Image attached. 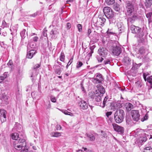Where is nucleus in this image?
<instances>
[{"mask_svg":"<svg viewBox=\"0 0 152 152\" xmlns=\"http://www.w3.org/2000/svg\"><path fill=\"white\" fill-rule=\"evenodd\" d=\"M20 139L15 140L13 142V146L14 148L21 151V152H28V150L26 147V142L23 134L20 135Z\"/></svg>","mask_w":152,"mask_h":152,"instance_id":"nucleus-1","label":"nucleus"},{"mask_svg":"<svg viewBox=\"0 0 152 152\" xmlns=\"http://www.w3.org/2000/svg\"><path fill=\"white\" fill-rule=\"evenodd\" d=\"M125 115L124 111L122 109L117 110L115 112L114 115V119L115 122L117 123H120L124 120Z\"/></svg>","mask_w":152,"mask_h":152,"instance_id":"nucleus-2","label":"nucleus"},{"mask_svg":"<svg viewBox=\"0 0 152 152\" xmlns=\"http://www.w3.org/2000/svg\"><path fill=\"white\" fill-rule=\"evenodd\" d=\"M103 11L105 15L107 18H112L114 16L113 12L109 7H104L103 9Z\"/></svg>","mask_w":152,"mask_h":152,"instance_id":"nucleus-3","label":"nucleus"},{"mask_svg":"<svg viewBox=\"0 0 152 152\" xmlns=\"http://www.w3.org/2000/svg\"><path fill=\"white\" fill-rule=\"evenodd\" d=\"M132 0H128L126 2V8L127 15H130V14L134 13V6L131 2Z\"/></svg>","mask_w":152,"mask_h":152,"instance_id":"nucleus-4","label":"nucleus"},{"mask_svg":"<svg viewBox=\"0 0 152 152\" xmlns=\"http://www.w3.org/2000/svg\"><path fill=\"white\" fill-rule=\"evenodd\" d=\"M111 50L113 55L118 56L121 53L122 50L120 47L115 45L111 47Z\"/></svg>","mask_w":152,"mask_h":152,"instance_id":"nucleus-5","label":"nucleus"},{"mask_svg":"<svg viewBox=\"0 0 152 152\" xmlns=\"http://www.w3.org/2000/svg\"><path fill=\"white\" fill-rule=\"evenodd\" d=\"M131 115L134 121L137 122L140 119V115L138 110H132L131 112Z\"/></svg>","mask_w":152,"mask_h":152,"instance_id":"nucleus-6","label":"nucleus"},{"mask_svg":"<svg viewBox=\"0 0 152 152\" xmlns=\"http://www.w3.org/2000/svg\"><path fill=\"white\" fill-rule=\"evenodd\" d=\"M147 140L146 135L143 134H141L136 140V142L139 145H142Z\"/></svg>","mask_w":152,"mask_h":152,"instance_id":"nucleus-7","label":"nucleus"},{"mask_svg":"<svg viewBox=\"0 0 152 152\" xmlns=\"http://www.w3.org/2000/svg\"><path fill=\"white\" fill-rule=\"evenodd\" d=\"M103 96L100 95L99 93L96 92L93 94H90V97L92 99L95 98L96 102H100L101 101L102 96Z\"/></svg>","mask_w":152,"mask_h":152,"instance_id":"nucleus-8","label":"nucleus"},{"mask_svg":"<svg viewBox=\"0 0 152 152\" xmlns=\"http://www.w3.org/2000/svg\"><path fill=\"white\" fill-rule=\"evenodd\" d=\"M95 75H96V77L93 79V82L96 84L101 83L103 80L102 75L99 73H97Z\"/></svg>","mask_w":152,"mask_h":152,"instance_id":"nucleus-9","label":"nucleus"},{"mask_svg":"<svg viewBox=\"0 0 152 152\" xmlns=\"http://www.w3.org/2000/svg\"><path fill=\"white\" fill-rule=\"evenodd\" d=\"M78 105L80 109L83 110H86L88 107V105L86 102L81 99H80V100L79 101Z\"/></svg>","mask_w":152,"mask_h":152,"instance_id":"nucleus-10","label":"nucleus"},{"mask_svg":"<svg viewBox=\"0 0 152 152\" xmlns=\"http://www.w3.org/2000/svg\"><path fill=\"white\" fill-rule=\"evenodd\" d=\"M0 119L1 123H3L6 121V114L7 111L4 109H1L0 110Z\"/></svg>","mask_w":152,"mask_h":152,"instance_id":"nucleus-11","label":"nucleus"},{"mask_svg":"<svg viewBox=\"0 0 152 152\" xmlns=\"http://www.w3.org/2000/svg\"><path fill=\"white\" fill-rule=\"evenodd\" d=\"M114 130L116 132L119 133L120 134H123L124 132V128L117 124L113 123L112 124Z\"/></svg>","mask_w":152,"mask_h":152,"instance_id":"nucleus-12","label":"nucleus"},{"mask_svg":"<svg viewBox=\"0 0 152 152\" xmlns=\"http://www.w3.org/2000/svg\"><path fill=\"white\" fill-rule=\"evenodd\" d=\"M130 14V15H127L128 16V23H129L130 22L131 23H133L137 19V18L134 13H131Z\"/></svg>","mask_w":152,"mask_h":152,"instance_id":"nucleus-13","label":"nucleus"},{"mask_svg":"<svg viewBox=\"0 0 152 152\" xmlns=\"http://www.w3.org/2000/svg\"><path fill=\"white\" fill-rule=\"evenodd\" d=\"M98 53L100 56L105 57L107 54V50L105 48H100L98 50Z\"/></svg>","mask_w":152,"mask_h":152,"instance_id":"nucleus-14","label":"nucleus"},{"mask_svg":"<svg viewBox=\"0 0 152 152\" xmlns=\"http://www.w3.org/2000/svg\"><path fill=\"white\" fill-rule=\"evenodd\" d=\"M130 28L132 33L137 34H139L141 30L140 28L133 25H131Z\"/></svg>","mask_w":152,"mask_h":152,"instance_id":"nucleus-15","label":"nucleus"},{"mask_svg":"<svg viewBox=\"0 0 152 152\" xmlns=\"http://www.w3.org/2000/svg\"><path fill=\"white\" fill-rule=\"evenodd\" d=\"M37 52L35 50H32L28 51L26 55L27 58L31 59L36 53Z\"/></svg>","mask_w":152,"mask_h":152,"instance_id":"nucleus-16","label":"nucleus"},{"mask_svg":"<svg viewBox=\"0 0 152 152\" xmlns=\"http://www.w3.org/2000/svg\"><path fill=\"white\" fill-rule=\"evenodd\" d=\"M117 26L118 28L119 33H121L124 31L125 27L122 23L118 22V23L117 24Z\"/></svg>","mask_w":152,"mask_h":152,"instance_id":"nucleus-17","label":"nucleus"},{"mask_svg":"<svg viewBox=\"0 0 152 152\" xmlns=\"http://www.w3.org/2000/svg\"><path fill=\"white\" fill-rule=\"evenodd\" d=\"M97 87L98 90V92L100 93V94L102 95H103V94L105 92V90L104 88L102 86L100 85H98Z\"/></svg>","mask_w":152,"mask_h":152,"instance_id":"nucleus-18","label":"nucleus"},{"mask_svg":"<svg viewBox=\"0 0 152 152\" xmlns=\"http://www.w3.org/2000/svg\"><path fill=\"white\" fill-rule=\"evenodd\" d=\"M134 106L130 103H127L125 104V107L126 111H129L133 108Z\"/></svg>","mask_w":152,"mask_h":152,"instance_id":"nucleus-19","label":"nucleus"},{"mask_svg":"<svg viewBox=\"0 0 152 152\" xmlns=\"http://www.w3.org/2000/svg\"><path fill=\"white\" fill-rule=\"evenodd\" d=\"M23 134L24 135V134H19L17 133H14L11 134V138L15 140H18V138L20 139L19 137L20 135Z\"/></svg>","mask_w":152,"mask_h":152,"instance_id":"nucleus-20","label":"nucleus"},{"mask_svg":"<svg viewBox=\"0 0 152 152\" xmlns=\"http://www.w3.org/2000/svg\"><path fill=\"white\" fill-rule=\"evenodd\" d=\"M8 98L7 96L5 94H3L1 100L2 101L3 104H7L8 103Z\"/></svg>","mask_w":152,"mask_h":152,"instance_id":"nucleus-21","label":"nucleus"},{"mask_svg":"<svg viewBox=\"0 0 152 152\" xmlns=\"http://www.w3.org/2000/svg\"><path fill=\"white\" fill-rule=\"evenodd\" d=\"M86 134L91 141H93L95 140V137L93 134L91 133H86Z\"/></svg>","mask_w":152,"mask_h":152,"instance_id":"nucleus-22","label":"nucleus"},{"mask_svg":"<svg viewBox=\"0 0 152 152\" xmlns=\"http://www.w3.org/2000/svg\"><path fill=\"white\" fill-rule=\"evenodd\" d=\"M152 4V0H145V5L147 8L151 7Z\"/></svg>","mask_w":152,"mask_h":152,"instance_id":"nucleus-23","label":"nucleus"},{"mask_svg":"<svg viewBox=\"0 0 152 152\" xmlns=\"http://www.w3.org/2000/svg\"><path fill=\"white\" fill-rule=\"evenodd\" d=\"M113 9L115 11L118 12L120 10V5L117 3H115L113 6Z\"/></svg>","mask_w":152,"mask_h":152,"instance_id":"nucleus-24","label":"nucleus"},{"mask_svg":"<svg viewBox=\"0 0 152 152\" xmlns=\"http://www.w3.org/2000/svg\"><path fill=\"white\" fill-rule=\"evenodd\" d=\"M106 4L108 5H113L115 3V0H105Z\"/></svg>","mask_w":152,"mask_h":152,"instance_id":"nucleus-25","label":"nucleus"},{"mask_svg":"<svg viewBox=\"0 0 152 152\" xmlns=\"http://www.w3.org/2000/svg\"><path fill=\"white\" fill-rule=\"evenodd\" d=\"M125 63L128 65H130L131 63V60L128 57H126L124 58Z\"/></svg>","mask_w":152,"mask_h":152,"instance_id":"nucleus-26","label":"nucleus"},{"mask_svg":"<svg viewBox=\"0 0 152 152\" xmlns=\"http://www.w3.org/2000/svg\"><path fill=\"white\" fill-rule=\"evenodd\" d=\"M108 97L107 96H105L104 98L103 103L102 104H100V106L104 108L105 106V104L108 99Z\"/></svg>","mask_w":152,"mask_h":152,"instance_id":"nucleus-27","label":"nucleus"},{"mask_svg":"<svg viewBox=\"0 0 152 152\" xmlns=\"http://www.w3.org/2000/svg\"><path fill=\"white\" fill-rule=\"evenodd\" d=\"M99 20L102 23L101 25L103 26L104 24V23L106 21V19L103 18L102 17H99Z\"/></svg>","mask_w":152,"mask_h":152,"instance_id":"nucleus-28","label":"nucleus"},{"mask_svg":"<svg viewBox=\"0 0 152 152\" xmlns=\"http://www.w3.org/2000/svg\"><path fill=\"white\" fill-rule=\"evenodd\" d=\"M61 134L59 132H55L51 133V136L52 137H57L61 136Z\"/></svg>","mask_w":152,"mask_h":152,"instance_id":"nucleus-29","label":"nucleus"},{"mask_svg":"<svg viewBox=\"0 0 152 152\" xmlns=\"http://www.w3.org/2000/svg\"><path fill=\"white\" fill-rule=\"evenodd\" d=\"M126 122L127 124L131 125L132 123V121L130 117H127L126 118Z\"/></svg>","mask_w":152,"mask_h":152,"instance_id":"nucleus-30","label":"nucleus"},{"mask_svg":"<svg viewBox=\"0 0 152 152\" xmlns=\"http://www.w3.org/2000/svg\"><path fill=\"white\" fill-rule=\"evenodd\" d=\"M147 81L150 84V86L152 88V76H150L147 78Z\"/></svg>","mask_w":152,"mask_h":152,"instance_id":"nucleus-31","label":"nucleus"},{"mask_svg":"<svg viewBox=\"0 0 152 152\" xmlns=\"http://www.w3.org/2000/svg\"><path fill=\"white\" fill-rule=\"evenodd\" d=\"M59 58L60 60L61 61L63 62L64 61L65 59V55L63 53L61 52Z\"/></svg>","mask_w":152,"mask_h":152,"instance_id":"nucleus-32","label":"nucleus"},{"mask_svg":"<svg viewBox=\"0 0 152 152\" xmlns=\"http://www.w3.org/2000/svg\"><path fill=\"white\" fill-rule=\"evenodd\" d=\"M54 69H55V72L56 74L58 75H60L61 72L60 68H56Z\"/></svg>","mask_w":152,"mask_h":152,"instance_id":"nucleus-33","label":"nucleus"},{"mask_svg":"<svg viewBox=\"0 0 152 152\" xmlns=\"http://www.w3.org/2000/svg\"><path fill=\"white\" fill-rule=\"evenodd\" d=\"M9 67L11 68L12 69L13 68L12 62V61L10 60L7 64Z\"/></svg>","mask_w":152,"mask_h":152,"instance_id":"nucleus-34","label":"nucleus"},{"mask_svg":"<svg viewBox=\"0 0 152 152\" xmlns=\"http://www.w3.org/2000/svg\"><path fill=\"white\" fill-rule=\"evenodd\" d=\"M117 104H114L111 106V109L112 110L114 111L118 109V107L117 106Z\"/></svg>","mask_w":152,"mask_h":152,"instance_id":"nucleus-35","label":"nucleus"},{"mask_svg":"<svg viewBox=\"0 0 152 152\" xmlns=\"http://www.w3.org/2000/svg\"><path fill=\"white\" fill-rule=\"evenodd\" d=\"M26 30L23 29L20 33V36L22 38H24L25 37V34Z\"/></svg>","mask_w":152,"mask_h":152,"instance_id":"nucleus-36","label":"nucleus"},{"mask_svg":"<svg viewBox=\"0 0 152 152\" xmlns=\"http://www.w3.org/2000/svg\"><path fill=\"white\" fill-rule=\"evenodd\" d=\"M63 112L65 115H69L71 116L73 115V114L70 112L66 110H65L63 111Z\"/></svg>","mask_w":152,"mask_h":152,"instance_id":"nucleus-37","label":"nucleus"},{"mask_svg":"<svg viewBox=\"0 0 152 152\" xmlns=\"http://www.w3.org/2000/svg\"><path fill=\"white\" fill-rule=\"evenodd\" d=\"M96 59L99 62H102L104 60L103 58L99 56H96Z\"/></svg>","mask_w":152,"mask_h":152,"instance_id":"nucleus-38","label":"nucleus"},{"mask_svg":"<svg viewBox=\"0 0 152 152\" xmlns=\"http://www.w3.org/2000/svg\"><path fill=\"white\" fill-rule=\"evenodd\" d=\"M8 26V24L5 22L4 20H3L2 22V28L6 27Z\"/></svg>","mask_w":152,"mask_h":152,"instance_id":"nucleus-39","label":"nucleus"},{"mask_svg":"<svg viewBox=\"0 0 152 152\" xmlns=\"http://www.w3.org/2000/svg\"><path fill=\"white\" fill-rule=\"evenodd\" d=\"M107 34H111V35H114L115 33L112 31V30L111 29H108L107 31Z\"/></svg>","mask_w":152,"mask_h":152,"instance_id":"nucleus-40","label":"nucleus"},{"mask_svg":"<svg viewBox=\"0 0 152 152\" xmlns=\"http://www.w3.org/2000/svg\"><path fill=\"white\" fill-rule=\"evenodd\" d=\"M83 65V64L81 62L78 61L77 64L76 68L78 69L81 67Z\"/></svg>","mask_w":152,"mask_h":152,"instance_id":"nucleus-41","label":"nucleus"},{"mask_svg":"<svg viewBox=\"0 0 152 152\" xmlns=\"http://www.w3.org/2000/svg\"><path fill=\"white\" fill-rule=\"evenodd\" d=\"M139 52L140 54H142L145 53V49L143 47H141L139 50Z\"/></svg>","mask_w":152,"mask_h":152,"instance_id":"nucleus-42","label":"nucleus"},{"mask_svg":"<svg viewBox=\"0 0 152 152\" xmlns=\"http://www.w3.org/2000/svg\"><path fill=\"white\" fill-rule=\"evenodd\" d=\"M148 114H146L145 115V116H144L141 119V121L143 122L145 121L148 119Z\"/></svg>","mask_w":152,"mask_h":152,"instance_id":"nucleus-43","label":"nucleus"},{"mask_svg":"<svg viewBox=\"0 0 152 152\" xmlns=\"http://www.w3.org/2000/svg\"><path fill=\"white\" fill-rule=\"evenodd\" d=\"M4 78L6 79L7 77L9 76V74L8 72H5L2 75Z\"/></svg>","mask_w":152,"mask_h":152,"instance_id":"nucleus-44","label":"nucleus"},{"mask_svg":"<svg viewBox=\"0 0 152 152\" xmlns=\"http://www.w3.org/2000/svg\"><path fill=\"white\" fill-rule=\"evenodd\" d=\"M152 16V12H149L146 14V16L147 18L148 19L150 18Z\"/></svg>","mask_w":152,"mask_h":152,"instance_id":"nucleus-45","label":"nucleus"},{"mask_svg":"<svg viewBox=\"0 0 152 152\" xmlns=\"http://www.w3.org/2000/svg\"><path fill=\"white\" fill-rule=\"evenodd\" d=\"M77 27L79 32H80L82 31V26L80 24H78L77 26Z\"/></svg>","mask_w":152,"mask_h":152,"instance_id":"nucleus-46","label":"nucleus"},{"mask_svg":"<svg viewBox=\"0 0 152 152\" xmlns=\"http://www.w3.org/2000/svg\"><path fill=\"white\" fill-rule=\"evenodd\" d=\"M30 47L32 48H34L35 47L36 45L34 42H31L30 44Z\"/></svg>","mask_w":152,"mask_h":152,"instance_id":"nucleus-47","label":"nucleus"},{"mask_svg":"<svg viewBox=\"0 0 152 152\" xmlns=\"http://www.w3.org/2000/svg\"><path fill=\"white\" fill-rule=\"evenodd\" d=\"M110 61L108 59L104 60L103 62V64L105 65L110 64Z\"/></svg>","mask_w":152,"mask_h":152,"instance_id":"nucleus-48","label":"nucleus"},{"mask_svg":"<svg viewBox=\"0 0 152 152\" xmlns=\"http://www.w3.org/2000/svg\"><path fill=\"white\" fill-rule=\"evenodd\" d=\"M102 132V136L104 137H107V134L105 132H104L103 131H101Z\"/></svg>","mask_w":152,"mask_h":152,"instance_id":"nucleus-49","label":"nucleus"},{"mask_svg":"<svg viewBox=\"0 0 152 152\" xmlns=\"http://www.w3.org/2000/svg\"><path fill=\"white\" fill-rule=\"evenodd\" d=\"M56 33H57L56 31L52 30L50 32V34L54 35L56 34Z\"/></svg>","mask_w":152,"mask_h":152,"instance_id":"nucleus-50","label":"nucleus"},{"mask_svg":"<svg viewBox=\"0 0 152 152\" xmlns=\"http://www.w3.org/2000/svg\"><path fill=\"white\" fill-rule=\"evenodd\" d=\"M40 66V64H37L35 65H34V69H36L39 68Z\"/></svg>","mask_w":152,"mask_h":152,"instance_id":"nucleus-51","label":"nucleus"},{"mask_svg":"<svg viewBox=\"0 0 152 152\" xmlns=\"http://www.w3.org/2000/svg\"><path fill=\"white\" fill-rule=\"evenodd\" d=\"M112 112H107L106 113V115L108 118L109 116L111 115L112 114Z\"/></svg>","mask_w":152,"mask_h":152,"instance_id":"nucleus-52","label":"nucleus"},{"mask_svg":"<svg viewBox=\"0 0 152 152\" xmlns=\"http://www.w3.org/2000/svg\"><path fill=\"white\" fill-rule=\"evenodd\" d=\"M144 150L152 151V149L151 147H147L144 148Z\"/></svg>","mask_w":152,"mask_h":152,"instance_id":"nucleus-53","label":"nucleus"},{"mask_svg":"<svg viewBox=\"0 0 152 152\" xmlns=\"http://www.w3.org/2000/svg\"><path fill=\"white\" fill-rule=\"evenodd\" d=\"M50 99H51V101L52 102H56V98L54 97H51V98Z\"/></svg>","mask_w":152,"mask_h":152,"instance_id":"nucleus-54","label":"nucleus"},{"mask_svg":"<svg viewBox=\"0 0 152 152\" xmlns=\"http://www.w3.org/2000/svg\"><path fill=\"white\" fill-rule=\"evenodd\" d=\"M38 37L37 36H35L33 38V40L34 42H37V41Z\"/></svg>","mask_w":152,"mask_h":152,"instance_id":"nucleus-55","label":"nucleus"},{"mask_svg":"<svg viewBox=\"0 0 152 152\" xmlns=\"http://www.w3.org/2000/svg\"><path fill=\"white\" fill-rule=\"evenodd\" d=\"M147 76V75L146 73H143V78H144V80L145 81H146V80H147V79H146V76Z\"/></svg>","mask_w":152,"mask_h":152,"instance_id":"nucleus-56","label":"nucleus"},{"mask_svg":"<svg viewBox=\"0 0 152 152\" xmlns=\"http://www.w3.org/2000/svg\"><path fill=\"white\" fill-rule=\"evenodd\" d=\"M67 28L68 29H69L71 27V24L70 23H68L66 24Z\"/></svg>","mask_w":152,"mask_h":152,"instance_id":"nucleus-57","label":"nucleus"},{"mask_svg":"<svg viewBox=\"0 0 152 152\" xmlns=\"http://www.w3.org/2000/svg\"><path fill=\"white\" fill-rule=\"evenodd\" d=\"M5 79L3 76H0V83L4 81Z\"/></svg>","mask_w":152,"mask_h":152,"instance_id":"nucleus-58","label":"nucleus"},{"mask_svg":"<svg viewBox=\"0 0 152 152\" xmlns=\"http://www.w3.org/2000/svg\"><path fill=\"white\" fill-rule=\"evenodd\" d=\"M47 30H44L43 31V35L44 37H46L47 36Z\"/></svg>","mask_w":152,"mask_h":152,"instance_id":"nucleus-59","label":"nucleus"},{"mask_svg":"<svg viewBox=\"0 0 152 152\" xmlns=\"http://www.w3.org/2000/svg\"><path fill=\"white\" fill-rule=\"evenodd\" d=\"M113 121V119L112 118H109V120H108V123L109 124H110Z\"/></svg>","mask_w":152,"mask_h":152,"instance_id":"nucleus-60","label":"nucleus"},{"mask_svg":"<svg viewBox=\"0 0 152 152\" xmlns=\"http://www.w3.org/2000/svg\"><path fill=\"white\" fill-rule=\"evenodd\" d=\"M72 60H73L72 58L70 59V60H69V62H68V63L67 64L68 65H70L71 64V63L72 62Z\"/></svg>","mask_w":152,"mask_h":152,"instance_id":"nucleus-61","label":"nucleus"},{"mask_svg":"<svg viewBox=\"0 0 152 152\" xmlns=\"http://www.w3.org/2000/svg\"><path fill=\"white\" fill-rule=\"evenodd\" d=\"M95 48V46L93 45L92 46L90 47L89 48H90V50H93Z\"/></svg>","mask_w":152,"mask_h":152,"instance_id":"nucleus-62","label":"nucleus"},{"mask_svg":"<svg viewBox=\"0 0 152 152\" xmlns=\"http://www.w3.org/2000/svg\"><path fill=\"white\" fill-rule=\"evenodd\" d=\"M58 66V65L57 64H55L53 66V68L54 69H56L57 68Z\"/></svg>","mask_w":152,"mask_h":152,"instance_id":"nucleus-63","label":"nucleus"},{"mask_svg":"<svg viewBox=\"0 0 152 152\" xmlns=\"http://www.w3.org/2000/svg\"><path fill=\"white\" fill-rule=\"evenodd\" d=\"M37 15V12L34 13L33 14L31 15L32 16L35 17H36Z\"/></svg>","mask_w":152,"mask_h":152,"instance_id":"nucleus-64","label":"nucleus"}]
</instances>
